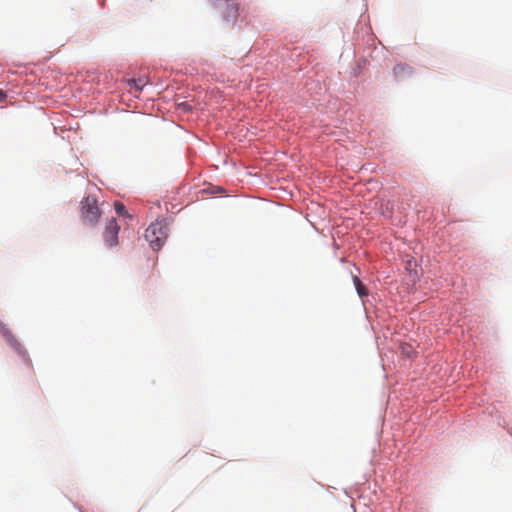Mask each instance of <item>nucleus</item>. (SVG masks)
I'll list each match as a JSON object with an SVG mask.
<instances>
[{
    "label": "nucleus",
    "mask_w": 512,
    "mask_h": 512,
    "mask_svg": "<svg viewBox=\"0 0 512 512\" xmlns=\"http://www.w3.org/2000/svg\"><path fill=\"white\" fill-rule=\"evenodd\" d=\"M127 84L131 88H134L136 90H142L144 85H145V82H144V79L142 77H139V78H131V79H129Z\"/></svg>",
    "instance_id": "9b49d317"
},
{
    "label": "nucleus",
    "mask_w": 512,
    "mask_h": 512,
    "mask_svg": "<svg viewBox=\"0 0 512 512\" xmlns=\"http://www.w3.org/2000/svg\"><path fill=\"white\" fill-rule=\"evenodd\" d=\"M169 235V220L168 218H157L151 222L146 228L144 238L148 242L149 247L158 252L162 249Z\"/></svg>",
    "instance_id": "f257e3e1"
},
{
    "label": "nucleus",
    "mask_w": 512,
    "mask_h": 512,
    "mask_svg": "<svg viewBox=\"0 0 512 512\" xmlns=\"http://www.w3.org/2000/svg\"><path fill=\"white\" fill-rule=\"evenodd\" d=\"M380 214L386 218H392L394 214L393 206L391 205L390 201H387L386 203H382L380 207Z\"/></svg>",
    "instance_id": "9d476101"
},
{
    "label": "nucleus",
    "mask_w": 512,
    "mask_h": 512,
    "mask_svg": "<svg viewBox=\"0 0 512 512\" xmlns=\"http://www.w3.org/2000/svg\"><path fill=\"white\" fill-rule=\"evenodd\" d=\"M114 209L118 216H122V217L129 218V219L133 218V216L127 210L126 206L121 202L115 203Z\"/></svg>",
    "instance_id": "1a4fd4ad"
},
{
    "label": "nucleus",
    "mask_w": 512,
    "mask_h": 512,
    "mask_svg": "<svg viewBox=\"0 0 512 512\" xmlns=\"http://www.w3.org/2000/svg\"><path fill=\"white\" fill-rule=\"evenodd\" d=\"M8 98V94L5 90L0 88V102H5Z\"/></svg>",
    "instance_id": "2eb2a0df"
},
{
    "label": "nucleus",
    "mask_w": 512,
    "mask_h": 512,
    "mask_svg": "<svg viewBox=\"0 0 512 512\" xmlns=\"http://www.w3.org/2000/svg\"><path fill=\"white\" fill-rule=\"evenodd\" d=\"M177 108L180 109L184 113H190L193 109L192 105H190L188 102L178 103Z\"/></svg>",
    "instance_id": "f8f14e48"
},
{
    "label": "nucleus",
    "mask_w": 512,
    "mask_h": 512,
    "mask_svg": "<svg viewBox=\"0 0 512 512\" xmlns=\"http://www.w3.org/2000/svg\"><path fill=\"white\" fill-rule=\"evenodd\" d=\"M418 267H419V264H418L417 260L414 257H409L405 261L404 269H405V271L408 273V275L411 278V290L412 291L416 290V285L421 280V275L422 274L419 272Z\"/></svg>",
    "instance_id": "423d86ee"
},
{
    "label": "nucleus",
    "mask_w": 512,
    "mask_h": 512,
    "mask_svg": "<svg viewBox=\"0 0 512 512\" xmlns=\"http://www.w3.org/2000/svg\"><path fill=\"white\" fill-rule=\"evenodd\" d=\"M352 281L357 292V295L363 299L369 295V290L364 283L358 278V276L352 274Z\"/></svg>",
    "instance_id": "6e6552de"
},
{
    "label": "nucleus",
    "mask_w": 512,
    "mask_h": 512,
    "mask_svg": "<svg viewBox=\"0 0 512 512\" xmlns=\"http://www.w3.org/2000/svg\"><path fill=\"white\" fill-rule=\"evenodd\" d=\"M120 225L116 218L111 217L103 232V241L106 247L112 248L119 244Z\"/></svg>",
    "instance_id": "39448f33"
},
{
    "label": "nucleus",
    "mask_w": 512,
    "mask_h": 512,
    "mask_svg": "<svg viewBox=\"0 0 512 512\" xmlns=\"http://www.w3.org/2000/svg\"><path fill=\"white\" fill-rule=\"evenodd\" d=\"M102 214L98 206V200L94 195L84 196L80 202V218L84 225L95 227Z\"/></svg>",
    "instance_id": "f03ea898"
},
{
    "label": "nucleus",
    "mask_w": 512,
    "mask_h": 512,
    "mask_svg": "<svg viewBox=\"0 0 512 512\" xmlns=\"http://www.w3.org/2000/svg\"><path fill=\"white\" fill-rule=\"evenodd\" d=\"M212 7L220 14L222 21L232 26L239 17V5L236 0H208Z\"/></svg>",
    "instance_id": "7ed1b4c3"
},
{
    "label": "nucleus",
    "mask_w": 512,
    "mask_h": 512,
    "mask_svg": "<svg viewBox=\"0 0 512 512\" xmlns=\"http://www.w3.org/2000/svg\"><path fill=\"white\" fill-rule=\"evenodd\" d=\"M415 74V69L405 63V62H399L397 63L393 68V76L397 80H404L406 78H410Z\"/></svg>",
    "instance_id": "0eeeda50"
},
{
    "label": "nucleus",
    "mask_w": 512,
    "mask_h": 512,
    "mask_svg": "<svg viewBox=\"0 0 512 512\" xmlns=\"http://www.w3.org/2000/svg\"><path fill=\"white\" fill-rule=\"evenodd\" d=\"M210 194H222L225 192L224 187L222 186H213L211 190L208 191Z\"/></svg>",
    "instance_id": "ddd939ff"
},
{
    "label": "nucleus",
    "mask_w": 512,
    "mask_h": 512,
    "mask_svg": "<svg viewBox=\"0 0 512 512\" xmlns=\"http://www.w3.org/2000/svg\"><path fill=\"white\" fill-rule=\"evenodd\" d=\"M403 353L408 358H414L416 356V352L414 351V349L411 346H409L408 349H403Z\"/></svg>",
    "instance_id": "4468645a"
},
{
    "label": "nucleus",
    "mask_w": 512,
    "mask_h": 512,
    "mask_svg": "<svg viewBox=\"0 0 512 512\" xmlns=\"http://www.w3.org/2000/svg\"><path fill=\"white\" fill-rule=\"evenodd\" d=\"M0 333L7 342L11 346V348L17 353V355L22 359L23 363L27 367H32V360L25 349V347L18 341V339L14 336L12 331L6 327V325L0 321Z\"/></svg>",
    "instance_id": "20e7f679"
}]
</instances>
